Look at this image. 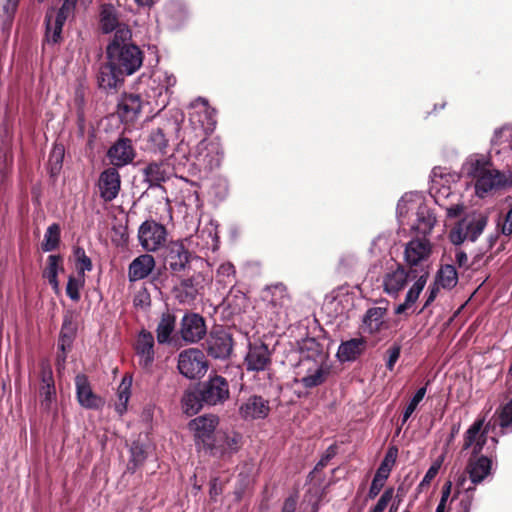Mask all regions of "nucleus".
I'll return each mask as SVG.
<instances>
[{"label":"nucleus","mask_w":512,"mask_h":512,"mask_svg":"<svg viewBox=\"0 0 512 512\" xmlns=\"http://www.w3.org/2000/svg\"><path fill=\"white\" fill-rule=\"evenodd\" d=\"M271 351L263 342L250 343L244 359V365L248 371H267L272 363Z\"/></svg>","instance_id":"13"},{"label":"nucleus","mask_w":512,"mask_h":512,"mask_svg":"<svg viewBox=\"0 0 512 512\" xmlns=\"http://www.w3.org/2000/svg\"><path fill=\"white\" fill-rule=\"evenodd\" d=\"M205 405L216 406L229 399L230 390L228 381L219 375L209 377L199 387Z\"/></svg>","instance_id":"9"},{"label":"nucleus","mask_w":512,"mask_h":512,"mask_svg":"<svg viewBox=\"0 0 512 512\" xmlns=\"http://www.w3.org/2000/svg\"><path fill=\"white\" fill-rule=\"evenodd\" d=\"M70 16V13L63 11V9L61 8L58 11H55V9L50 8L46 12L45 38L48 43L56 44L60 42L63 25Z\"/></svg>","instance_id":"19"},{"label":"nucleus","mask_w":512,"mask_h":512,"mask_svg":"<svg viewBox=\"0 0 512 512\" xmlns=\"http://www.w3.org/2000/svg\"><path fill=\"white\" fill-rule=\"evenodd\" d=\"M484 419H477L465 432L463 450H471L477 456L487 442V430L483 429Z\"/></svg>","instance_id":"21"},{"label":"nucleus","mask_w":512,"mask_h":512,"mask_svg":"<svg viewBox=\"0 0 512 512\" xmlns=\"http://www.w3.org/2000/svg\"><path fill=\"white\" fill-rule=\"evenodd\" d=\"M60 231V226L57 223H53L48 226L41 244V248L44 252L53 251L59 246Z\"/></svg>","instance_id":"49"},{"label":"nucleus","mask_w":512,"mask_h":512,"mask_svg":"<svg viewBox=\"0 0 512 512\" xmlns=\"http://www.w3.org/2000/svg\"><path fill=\"white\" fill-rule=\"evenodd\" d=\"M20 0H4L0 12L2 29L10 31Z\"/></svg>","instance_id":"46"},{"label":"nucleus","mask_w":512,"mask_h":512,"mask_svg":"<svg viewBox=\"0 0 512 512\" xmlns=\"http://www.w3.org/2000/svg\"><path fill=\"white\" fill-rule=\"evenodd\" d=\"M130 452H131V462L134 465L133 469H135L137 466H139L140 464H142L144 462V460L146 459V454H145V451H144L142 445H140L138 443H134L131 446Z\"/></svg>","instance_id":"59"},{"label":"nucleus","mask_w":512,"mask_h":512,"mask_svg":"<svg viewBox=\"0 0 512 512\" xmlns=\"http://www.w3.org/2000/svg\"><path fill=\"white\" fill-rule=\"evenodd\" d=\"M100 25H101V29L104 33H110L112 31L116 32V30L119 27L124 26V25L118 24V19L114 12V8L111 5L104 6L102 8V11L100 14Z\"/></svg>","instance_id":"47"},{"label":"nucleus","mask_w":512,"mask_h":512,"mask_svg":"<svg viewBox=\"0 0 512 512\" xmlns=\"http://www.w3.org/2000/svg\"><path fill=\"white\" fill-rule=\"evenodd\" d=\"M131 37L127 26L119 27L106 49L107 60L125 76L134 74L143 63V52L130 43Z\"/></svg>","instance_id":"1"},{"label":"nucleus","mask_w":512,"mask_h":512,"mask_svg":"<svg viewBox=\"0 0 512 512\" xmlns=\"http://www.w3.org/2000/svg\"><path fill=\"white\" fill-rule=\"evenodd\" d=\"M233 348L231 335L221 327L211 330L206 339L207 353L215 359L229 357Z\"/></svg>","instance_id":"12"},{"label":"nucleus","mask_w":512,"mask_h":512,"mask_svg":"<svg viewBox=\"0 0 512 512\" xmlns=\"http://www.w3.org/2000/svg\"><path fill=\"white\" fill-rule=\"evenodd\" d=\"M269 411V402L257 395L250 396L239 407V414L244 420L264 419Z\"/></svg>","instance_id":"25"},{"label":"nucleus","mask_w":512,"mask_h":512,"mask_svg":"<svg viewBox=\"0 0 512 512\" xmlns=\"http://www.w3.org/2000/svg\"><path fill=\"white\" fill-rule=\"evenodd\" d=\"M492 151L496 154L512 152V129L510 127H502L497 129L491 140Z\"/></svg>","instance_id":"37"},{"label":"nucleus","mask_w":512,"mask_h":512,"mask_svg":"<svg viewBox=\"0 0 512 512\" xmlns=\"http://www.w3.org/2000/svg\"><path fill=\"white\" fill-rule=\"evenodd\" d=\"M131 383V379L123 378L118 387V401L115 404V410L119 415H123L127 410V404L131 395Z\"/></svg>","instance_id":"48"},{"label":"nucleus","mask_w":512,"mask_h":512,"mask_svg":"<svg viewBox=\"0 0 512 512\" xmlns=\"http://www.w3.org/2000/svg\"><path fill=\"white\" fill-rule=\"evenodd\" d=\"M174 174L175 170L170 158L151 162L143 169L144 181L149 184V187L160 186Z\"/></svg>","instance_id":"15"},{"label":"nucleus","mask_w":512,"mask_h":512,"mask_svg":"<svg viewBox=\"0 0 512 512\" xmlns=\"http://www.w3.org/2000/svg\"><path fill=\"white\" fill-rule=\"evenodd\" d=\"M75 255H76L77 260H78V265H79L78 269H79L80 276L84 277V273L86 271H91L92 270L91 259L86 255L84 249L80 248V247H78L75 250Z\"/></svg>","instance_id":"57"},{"label":"nucleus","mask_w":512,"mask_h":512,"mask_svg":"<svg viewBox=\"0 0 512 512\" xmlns=\"http://www.w3.org/2000/svg\"><path fill=\"white\" fill-rule=\"evenodd\" d=\"M421 201L422 198L417 193H406L402 196L396 208L399 221L402 222V218H405L409 212L416 211Z\"/></svg>","instance_id":"42"},{"label":"nucleus","mask_w":512,"mask_h":512,"mask_svg":"<svg viewBox=\"0 0 512 512\" xmlns=\"http://www.w3.org/2000/svg\"><path fill=\"white\" fill-rule=\"evenodd\" d=\"M435 282L444 289H452L458 283V274L453 265L442 266L436 275Z\"/></svg>","instance_id":"45"},{"label":"nucleus","mask_w":512,"mask_h":512,"mask_svg":"<svg viewBox=\"0 0 512 512\" xmlns=\"http://www.w3.org/2000/svg\"><path fill=\"white\" fill-rule=\"evenodd\" d=\"M76 324L72 321V317L70 315H65L63 319L62 328L60 331V335H65L70 339H75L76 336Z\"/></svg>","instance_id":"60"},{"label":"nucleus","mask_w":512,"mask_h":512,"mask_svg":"<svg viewBox=\"0 0 512 512\" xmlns=\"http://www.w3.org/2000/svg\"><path fill=\"white\" fill-rule=\"evenodd\" d=\"M76 396L81 406L87 409H97L102 405V400L91 389L86 375L78 374L75 377Z\"/></svg>","instance_id":"27"},{"label":"nucleus","mask_w":512,"mask_h":512,"mask_svg":"<svg viewBox=\"0 0 512 512\" xmlns=\"http://www.w3.org/2000/svg\"><path fill=\"white\" fill-rule=\"evenodd\" d=\"M443 461L444 456L442 455L432 463V465L429 467V469L427 470L426 474L424 475L423 479L419 484L420 489L424 488L425 486H428L431 483V481L436 477Z\"/></svg>","instance_id":"55"},{"label":"nucleus","mask_w":512,"mask_h":512,"mask_svg":"<svg viewBox=\"0 0 512 512\" xmlns=\"http://www.w3.org/2000/svg\"><path fill=\"white\" fill-rule=\"evenodd\" d=\"M194 164L199 170L213 171L221 166L224 151L218 139H203L191 152Z\"/></svg>","instance_id":"4"},{"label":"nucleus","mask_w":512,"mask_h":512,"mask_svg":"<svg viewBox=\"0 0 512 512\" xmlns=\"http://www.w3.org/2000/svg\"><path fill=\"white\" fill-rule=\"evenodd\" d=\"M387 309L384 307H372L363 317V329L369 334L378 333L384 326V317Z\"/></svg>","instance_id":"35"},{"label":"nucleus","mask_w":512,"mask_h":512,"mask_svg":"<svg viewBox=\"0 0 512 512\" xmlns=\"http://www.w3.org/2000/svg\"><path fill=\"white\" fill-rule=\"evenodd\" d=\"M154 343V337L151 332L142 330L139 333L135 343V353L138 357L139 365L145 370H150L153 365L155 358Z\"/></svg>","instance_id":"18"},{"label":"nucleus","mask_w":512,"mask_h":512,"mask_svg":"<svg viewBox=\"0 0 512 512\" xmlns=\"http://www.w3.org/2000/svg\"><path fill=\"white\" fill-rule=\"evenodd\" d=\"M511 184L512 181L504 173L489 167L476 179L475 190L479 197H484L486 193L493 189L503 188Z\"/></svg>","instance_id":"16"},{"label":"nucleus","mask_w":512,"mask_h":512,"mask_svg":"<svg viewBox=\"0 0 512 512\" xmlns=\"http://www.w3.org/2000/svg\"><path fill=\"white\" fill-rule=\"evenodd\" d=\"M190 253L182 241H173L167 247L165 263L173 272L185 269L189 262Z\"/></svg>","instance_id":"28"},{"label":"nucleus","mask_w":512,"mask_h":512,"mask_svg":"<svg viewBox=\"0 0 512 512\" xmlns=\"http://www.w3.org/2000/svg\"><path fill=\"white\" fill-rule=\"evenodd\" d=\"M134 149L131 140L127 138L119 139L108 150V157L112 165L122 167L134 159Z\"/></svg>","instance_id":"29"},{"label":"nucleus","mask_w":512,"mask_h":512,"mask_svg":"<svg viewBox=\"0 0 512 512\" xmlns=\"http://www.w3.org/2000/svg\"><path fill=\"white\" fill-rule=\"evenodd\" d=\"M121 185L120 175L115 168L105 169L99 177L98 187L100 197L105 202L113 201L119 193Z\"/></svg>","instance_id":"24"},{"label":"nucleus","mask_w":512,"mask_h":512,"mask_svg":"<svg viewBox=\"0 0 512 512\" xmlns=\"http://www.w3.org/2000/svg\"><path fill=\"white\" fill-rule=\"evenodd\" d=\"M189 121L200 127L205 134H210L216 127V111L208 105L205 98L199 97L190 104Z\"/></svg>","instance_id":"10"},{"label":"nucleus","mask_w":512,"mask_h":512,"mask_svg":"<svg viewBox=\"0 0 512 512\" xmlns=\"http://www.w3.org/2000/svg\"><path fill=\"white\" fill-rule=\"evenodd\" d=\"M466 482V476L463 474L458 478L456 483L458 494H460V489L464 490L459 501L460 512H470L474 500L475 487L466 486Z\"/></svg>","instance_id":"44"},{"label":"nucleus","mask_w":512,"mask_h":512,"mask_svg":"<svg viewBox=\"0 0 512 512\" xmlns=\"http://www.w3.org/2000/svg\"><path fill=\"white\" fill-rule=\"evenodd\" d=\"M40 396L43 409L50 410L56 398L55 386H41Z\"/></svg>","instance_id":"56"},{"label":"nucleus","mask_w":512,"mask_h":512,"mask_svg":"<svg viewBox=\"0 0 512 512\" xmlns=\"http://www.w3.org/2000/svg\"><path fill=\"white\" fill-rule=\"evenodd\" d=\"M489 168V162L484 156L472 155L463 164V171L475 180Z\"/></svg>","instance_id":"43"},{"label":"nucleus","mask_w":512,"mask_h":512,"mask_svg":"<svg viewBox=\"0 0 512 512\" xmlns=\"http://www.w3.org/2000/svg\"><path fill=\"white\" fill-rule=\"evenodd\" d=\"M180 333L185 342H198L206 334L204 318L196 313L185 314L181 320Z\"/></svg>","instance_id":"17"},{"label":"nucleus","mask_w":512,"mask_h":512,"mask_svg":"<svg viewBox=\"0 0 512 512\" xmlns=\"http://www.w3.org/2000/svg\"><path fill=\"white\" fill-rule=\"evenodd\" d=\"M366 345L367 341L363 337L342 342L337 350V358L341 362L354 361L365 351Z\"/></svg>","instance_id":"31"},{"label":"nucleus","mask_w":512,"mask_h":512,"mask_svg":"<svg viewBox=\"0 0 512 512\" xmlns=\"http://www.w3.org/2000/svg\"><path fill=\"white\" fill-rule=\"evenodd\" d=\"M330 367L323 356L317 359L302 358L299 363V374L304 373L298 382L305 388H314L325 382Z\"/></svg>","instance_id":"6"},{"label":"nucleus","mask_w":512,"mask_h":512,"mask_svg":"<svg viewBox=\"0 0 512 512\" xmlns=\"http://www.w3.org/2000/svg\"><path fill=\"white\" fill-rule=\"evenodd\" d=\"M70 16V13L63 11V9L61 8L58 11H55V9L50 8L46 12L45 38L48 43L56 44L60 42L63 25Z\"/></svg>","instance_id":"20"},{"label":"nucleus","mask_w":512,"mask_h":512,"mask_svg":"<svg viewBox=\"0 0 512 512\" xmlns=\"http://www.w3.org/2000/svg\"><path fill=\"white\" fill-rule=\"evenodd\" d=\"M401 353V347L399 345H393L387 350L388 358L386 361V368L389 371L394 369L395 363L398 361Z\"/></svg>","instance_id":"62"},{"label":"nucleus","mask_w":512,"mask_h":512,"mask_svg":"<svg viewBox=\"0 0 512 512\" xmlns=\"http://www.w3.org/2000/svg\"><path fill=\"white\" fill-rule=\"evenodd\" d=\"M429 273L427 271L422 272L413 283L411 288L408 290L405 296V301L399 304L396 309V314H402L408 307L414 304L424 287L426 286Z\"/></svg>","instance_id":"36"},{"label":"nucleus","mask_w":512,"mask_h":512,"mask_svg":"<svg viewBox=\"0 0 512 512\" xmlns=\"http://www.w3.org/2000/svg\"><path fill=\"white\" fill-rule=\"evenodd\" d=\"M124 74L118 71L108 60L105 65L100 68L98 74L99 86L105 90L116 88L124 79Z\"/></svg>","instance_id":"34"},{"label":"nucleus","mask_w":512,"mask_h":512,"mask_svg":"<svg viewBox=\"0 0 512 512\" xmlns=\"http://www.w3.org/2000/svg\"><path fill=\"white\" fill-rule=\"evenodd\" d=\"M65 155V149L62 144H55L51 150L49 156V162L52 166V171H59L62 167L63 159Z\"/></svg>","instance_id":"54"},{"label":"nucleus","mask_w":512,"mask_h":512,"mask_svg":"<svg viewBox=\"0 0 512 512\" xmlns=\"http://www.w3.org/2000/svg\"><path fill=\"white\" fill-rule=\"evenodd\" d=\"M141 83H146L145 101L148 105L159 111L164 109L170 100L172 88L176 84V77L168 71L156 69L149 77L142 75Z\"/></svg>","instance_id":"2"},{"label":"nucleus","mask_w":512,"mask_h":512,"mask_svg":"<svg viewBox=\"0 0 512 512\" xmlns=\"http://www.w3.org/2000/svg\"><path fill=\"white\" fill-rule=\"evenodd\" d=\"M138 240L143 250L156 252L165 245L167 230L155 220H146L138 228Z\"/></svg>","instance_id":"8"},{"label":"nucleus","mask_w":512,"mask_h":512,"mask_svg":"<svg viewBox=\"0 0 512 512\" xmlns=\"http://www.w3.org/2000/svg\"><path fill=\"white\" fill-rule=\"evenodd\" d=\"M176 317L171 313H163L158 323L156 333L159 344L170 342L171 335L175 330Z\"/></svg>","instance_id":"40"},{"label":"nucleus","mask_w":512,"mask_h":512,"mask_svg":"<svg viewBox=\"0 0 512 512\" xmlns=\"http://www.w3.org/2000/svg\"><path fill=\"white\" fill-rule=\"evenodd\" d=\"M243 444V437L236 431H218L216 438L206 454L226 458L238 452Z\"/></svg>","instance_id":"11"},{"label":"nucleus","mask_w":512,"mask_h":512,"mask_svg":"<svg viewBox=\"0 0 512 512\" xmlns=\"http://www.w3.org/2000/svg\"><path fill=\"white\" fill-rule=\"evenodd\" d=\"M431 251L432 246L429 240L412 239L405 246L404 258L408 265L417 266L429 258Z\"/></svg>","instance_id":"22"},{"label":"nucleus","mask_w":512,"mask_h":512,"mask_svg":"<svg viewBox=\"0 0 512 512\" xmlns=\"http://www.w3.org/2000/svg\"><path fill=\"white\" fill-rule=\"evenodd\" d=\"M143 101L135 93L124 94L118 103V113L126 121H133L142 109Z\"/></svg>","instance_id":"32"},{"label":"nucleus","mask_w":512,"mask_h":512,"mask_svg":"<svg viewBox=\"0 0 512 512\" xmlns=\"http://www.w3.org/2000/svg\"><path fill=\"white\" fill-rule=\"evenodd\" d=\"M83 284V277L80 276L79 278H76L74 276H69L66 285V294L72 301L77 302L80 300V289L83 287Z\"/></svg>","instance_id":"52"},{"label":"nucleus","mask_w":512,"mask_h":512,"mask_svg":"<svg viewBox=\"0 0 512 512\" xmlns=\"http://www.w3.org/2000/svg\"><path fill=\"white\" fill-rule=\"evenodd\" d=\"M415 213L416 222L412 225V229L424 236L429 234L436 223V217L434 213L423 202V200L421 201Z\"/></svg>","instance_id":"33"},{"label":"nucleus","mask_w":512,"mask_h":512,"mask_svg":"<svg viewBox=\"0 0 512 512\" xmlns=\"http://www.w3.org/2000/svg\"><path fill=\"white\" fill-rule=\"evenodd\" d=\"M492 470V461L486 456H473L469 459L466 472L469 475L470 484L468 486H476L482 483Z\"/></svg>","instance_id":"26"},{"label":"nucleus","mask_w":512,"mask_h":512,"mask_svg":"<svg viewBox=\"0 0 512 512\" xmlns=\"http://www.w3.org/2000/svg\"><path fill=\"white\" fill-rule=\"evenodd\" d=\"M178 370L188 379L201 378L208 369L204 353L197 348L186 349L178 355Z\"/></svg>","instance_id":"7"},{"label":"nucleus","mask_w":512,"mask_h":512,"mask_svg":"<svg viewBox=\"0 0 512 512\" xmlns=\"http://www.w3.org/2000/svg\"><path fill=\"white\" fill-rule=\"evenodd\" d=\"M181 404L185 414L189 416L197 414L205 405L200 389L198 391L186 390L182 396Z\"/></svg>","instance_id":"39"},{"label":"nucleus","mask_w":512,"mask_h":512,"mask_svg":"<svg viewBox=\"0 0 512 512\" xmlns=\"http://www.w3.org/2000/svg\"><path fill=\"white\" fill-rule=\"evenodd\" d=\"M62 270V258L59 255H50L47 259V267L43 272V277L48 280L56 294L60 292L58 273Z\"/></svg>","instance_id":"38"},{"label":"nucleus","mask_w":512,"mask_h":512,"mask_svg":"<svg viewBox=\"0 0 512 512\" xmlns=\"http://www.w3.org/2000/svg\"><path fill=\"white\" fill-rule=\"evenodd\" d=\"M394 489L393 488H387L383 494L380 496L379 500L377 501L376 505L369 511V512H383L388 503L393 498Z\"/></svg>","instance_id":"58"},{"label":"nucleus","mask_w":512,"mask_h":512,"mask_svg":"<svg viewBox=\"0 0 512 512\" xmlns=\"http://www.w3.org/2000/svg\"><path fill=\"white\" fill-rule=\"evenodd\" d=\"M219 417L215 414H205L192 419L188 428L193 434L198 451L208 452L216 438Z\"/></svg>","instance_id":"5"},{"label":"nucleus","mask_w":512,"mask_h":512,"mask_svg":"<svg viewBox=\"0 0 512 512\" xmlns=\"http://www.w3.org/2000/svg\"><path fill=\"white\" fill-rule=\"evenodd\" d=\"M426 394V387L419 388L408 405L406 406L403 416H402V424H405L407 420L410 418V416L413 414V412L416 410L418 404L423 400L424 396Z\"/></svg>","instance_id":"53"},{"label":"nucleus","mask_w":512,"mask_h":512,"mask_svg":"<svg viewBox=\"0 0 512 512\" xmlns=\"http://www.w3.org/2000/svg\"><path fill=\"white\" fill-rule=\"evenodd\" d=\"M41 382V386H55L52 368L48 362L41 364Z\"/></svg>","instance_id":"61"},{"label":"nucleus","mask_w":512,"mask_h":512,"mask_svg":"<svg viewBox=\"0 0 512 512\" xmlns=\"http://www.w3.org/2000/svg\"><path fill=\"white\" fill-rule=\"evenodd\" d=\"M174 292L179 302L191 303L198 295V286L192 278H187L175 287Z\"/></svg>","instance_id":"41"},{"label":"nucleus","mask_w":512,"mask_h":512,"mask_svg":"<svg viewBox=\"0 0 512 512\" xmlns=\"http://www.w3.org/2000/svg\"><path fill=\"white\" fill-rule=\"evenodd\" d=\"M488 223V216L479 211L467 213L449 232L452 244L460 245L465 241L475 242L483 233Z\"/></svg>","instance_id":"3"},{"label":"nucleus","mask_w":512,"mask_h":512,"mask_svg":"<svg viewBox=\"0 0 512 512\" xmlns=\"http://www.w3.org/2000/svg\"><path fill=\"white\" fill-rule=\"evenodd\" d=\"M397 454L398 449L394 446L390 447L386 452V455L378 467L369 488L368 497L370 499H374L382 490L396 462Z\"/></svg>","instance_id":"14"},{"label":"nucleus","mask_w":512,"mask_h":512,"mask_svg":"<svg viewBox=\"0 0 512 512\" xmlns=\"http://www.w3.org/2000/svg\"><path fill=\"white\" fill-rule=\"evenodd\" d=\"M286 287L282 283H277L268 286L265 289L264 299L269 301L272 305H282L286 298Z\"/></svg>","instance_id":"50"},{"label":"nucleus","mask_w":512,"mask_h":512,"mask_svg":"<svg viewBox=\"0 0 512 512\" xmlns=\"http://www.w3.org/2000/svg\"><path fill=\"white\" fill-rule=\"evenodd\" d=\"M235 275V268L233 264L227 262L221 264L217 269V276L221 277V281L226 282V279H230Z\"/></svg>","instance_id":"63"},{"label":"nucleus","mask_w":512,"mask_h":512,"mask_svg":"<svg viewBox=\"0 0 512 512\" xmlns=\"http://www.w3.org/2000/svg\"><path fill=\"white\" fill-rule=\"evenodd\" d=\"M133 302L135 307L147 308L150 306L151 303L150 295L146 291V289H142L137 292Z\"/></svg>","instance_id":"64"},{"label":"nucleus","mask_w":512,"mask_h":512,"mask_svg":"<svg viewBox=\"0 0 512 512\" xmlns=\"http://www.w3.org/2000/svg\"><path fill=\"white\" fill-rule=\"evenodd\" d=\"M409 278L410 273L400 265L393 270L387 271L382 281L384 292L391 297H398L408 284Z\"/></svg>","instance_id":"23"},{"label":"nucleus","mask_w":512,"mask_h":512,"mask_svg":"<svg viewBox=\"0 0 512 512\" xmlns=\"http://www.w3.org/2000/svg\"><path fill=\"white\" fill-rule=\"evenodd\" d=\"M154 267L155 260L150 254H142L136 257L128 268L129 281L136 282L148 277Z\"/></svg>","instance_id":"30"},{"label":"nucleus","mask_w":512,"mask_h":512,"mask_svg":"<svg viewBox=\"0 0 512 512\" xmlns=\"http://www.w3.org/2000/svg\"><path fill=\"white\" fill-rule=\"evenodd\" d=\"M168 145V140L161 128L153 129L148 136V147L153 152L163 153Z\"/></svg>","instance_id":"51"}]
</instances>
